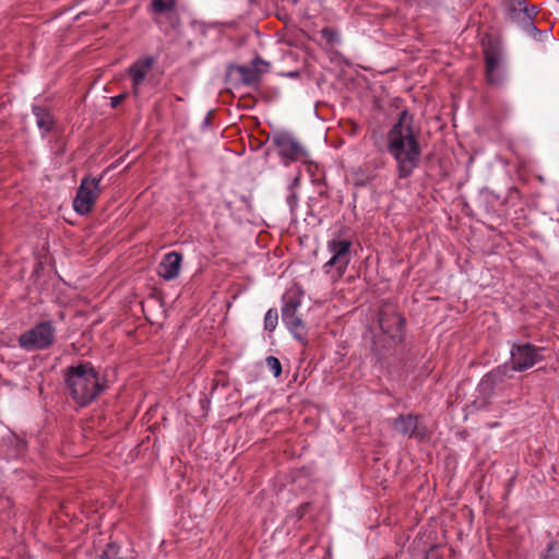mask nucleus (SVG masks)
I'll return each mask as SVG.
<instances>
[{
	"mask_svg": "<svg viewBox=\"0 0 559 559\" xmlns=\"http://www.w3.org/2000/svg\"><path fill=\"white\" fill-rule=\"evenodd\" d=\"M413 120V116L403 110L386 134V151L396 163L400 179L412 176L420 164L421 146Z\"/></svg>",
	"mask_w": 559,
	"mask_h": 559,
	"instance_id": "obj_1",
	"label": "nucleus"
},
{
	"mask_svg": "<svg viewBox=\"0 0 559 559\" xmlns=\"http://www.w3.org/2000/svg\"><path fill=\"white\" fill-rule=\"evenodd\" d=\"M64 384L69 396L80 406H86L107 388V380L92 362L81 361L64 370Z\"/></svg>",
	"mask_w": 559,
	"mask_h": 559,
	"instance_id": "obj_2",
	"label": "nucleus"
},
{
	"mask_svg": "<svg viewBox=\"0 0 559 559\" xmlns=\"http://www.w3.org/2000/svg\"><path fill=\"white\" fill-rule=\"evenodd\" d=\"M352 239L334 234L326 241V250L331 258L323 264V270L333 280H340L345 274L352 261Z\"/></svg>",
	"mask_w": 559,
	"mask_h": 559,
	"instance_id": "obj_3",
	"label": "nucleus"
},
{
	"mask_svg": "<svg viewBox=\"0 0 559 559\" xmlns=\"http://www.w3.org/2000/svg\"><path fill=\"white\" fill-rule=\"evenodd\" d=\"M378 323L383 337L374 342L376 347L386 348L402 341L405 321L392 304H383L381 306Z\"/></svg>",
	"mask_w": 559,
	"mask_h": 559,
	"instance_id": "obj_4",
	"label": "nucleus"
},
{
	"mask_svg": "<svg viewBox=\"0 0 559 559\" xmlns=\"http://www.w3.org/2000/svg\"><path fill=\"white\" fill-rule=\"evenodd\" d=\"M56 330L50 321L36 324L19 337V344L26 350H39L51 346L55 342Z\"/></svg>",
	"mask_w": 559,
	"mask_h": 559,
	"instance_id": "obj_5",
	"label": "nucleus"
},
{
	"mask_svg": "<svg viewBox=\"0 0 559 559\" xmlns=\"http://www.w3.org/2000/svg\"><path fill=\"white\" fill-rule=\"evenodd\" d=\"M100 181L102 177L82 179L73 200V209L76 213L86 215L92 211L100 193Z\"/></svg>",
	"mask_w": 559,
	"mask_h": 559,
	"instance_id": "obj_6",
	"label": "nucleus"
},
{
	"mask_svg": "<svg viewBox=\"0 0 559 559\" xmlns=\"http://www.w3.org/2000/svg\"><path fill=\"white\" fill-rule=\"evenodd\" d=\"M542 350L543 348L536 347L535 345L530 343L521 345L514 344L510 350L511 369L518 372L531 369L533 366H535L538 361L543 359L540 355Z\"/></svg>",
	"mask_w": 559,
	"mask_h": 559,
	"instance_id": "obj_7",
	"label": "nucleus"
},
{
	"mask_svg": "<svg viewBox=\"0 0 559 559\" xmlns=\"http://www.w3.org/2000/svg\"><path fill=\"white\" fill-rule=\"evenodd\" d=\"M277 154L285 164L301 159L307 156L305 147L289 133H277L272 139Z\"/></svg>",
	"mask_w": 559,
	"mask_h": 559,
	"instance_id": "obj_8",
	"label": "nucleus"
},
{
	"mask_svg": "<svg viewBox=\"0 0 559 559\" xmlns=\"http://www.w3.org/2000/svg\"><path fill=\"white\" fill-rule=\"evenodd\" d=\"M392 428L402 436L419 441L427 436V427L423 423L421 416L416 414L399 415L392 420Z\"/></svg>",
	"mask_w": 559,
	"mask_h": 559,
	"instance_id": "obj_9",
	"label": "nucleus"
},
{
	"mask_svg": "<svg viewBox=\"0 0 559 559\" xmlns=\"http://www.w3.org/2000/svg\"><path fill=\"white\" fill-rule=\"evenodd\" d=\"M486 78L491 85H501L504 82L506 73L503 56L497 48L485 49Z\"/></svg>",
	"mask_w": 559,
	"mask_h": 559,
	"instance_id": "obj_10",
	"label": "nucleus"
},
{
	"mask_svg": "<svg viewBox=\"0 0 559 559\" xmlns=\"http://www.w3.org/2000/svg\"><path fill=\"white\" fill-rule=\"evenodd\" d=\"M155 59L152 56H146L141 59H138L128 69V74L132 80V90L134 94H139V88L141 84L144 82L148 72L151 71Z\"/></svg>",
	"mask_w": 559,
	"mask_h": 559,
	"instance_id": "obj_11",
	"label": "nucleus"
},
{
	"mask_svg": "<svg viewBox=\"0 0 559 559\" xmlns=\"http://www.w3.org/2000/svg\"><path fill=\"white\" fill-rule=\"evenodd\" d=\"M182 263V254L171 251L163 258L158 265V275L166 281H171L179 275Z\"/></svg>",
	"mask_w": 559,
	"mask_h": 559,
	"instance_id": "obj_12",
	"label": "nucleus"
},
{
	"mask_svg": "<svg viewBox=\"0 0 559 559\" xmlns=\"http://www.w3.org/2000/svg\"><path fill=\"white\" fill-rule=\"evenodd\" d=\"M154 22L166 34L176 31L180 26V17L177 7H173L168 11H151Z\"/></svg>",
	"mask_w": 559,
	"mask_h": 559,
	"instance_id": "obj_13",
	"label": "nucleus"
},
{
	"mask_svg": "<svg viewBox=\"0 0 559 559\" xmlns=\"http://www.w3.org/2000/svg\"><path fill=\"white\" fill-rule=\"evenodd\" d=\"M260 66L266 68L269 63L260 58H255L252 66L238 67L237 71L240 75L241 82L246 85L257 84L260 81L261 74L265 71L264 69H261Z\"/></svg>",
	"mask_w": 559,
	"mask_h": 559,
	"instance_id": "obj_14",
	"label": "nucleus"
},
{
	"mask_svg": "<svg viewBox=\"0 0 559 559\" xmlns=\"http://www.w3.org/2000/svg\"><path fill=\"white\" fill-rule=\"evenodd\" d=\"M301 305V297L296 293L288 292L283 296L282 320L286 324L299 318L297 311Z\"/></svg>",
	"mask_w": 559,
	"mask_h": 559,
	"instance_id": "obj_15",
	"label": "nucleus"
},
{
	"mask_svg": "<svg viewBox=\"0 0 559 559\" xmlns=\"http://www.w3.org/2000/svg\"><path fill=\"white\" fill-rule=\"evenodd\" d=\"M508 14L512 21L522 22L524 25L530 26L533 31H537L533 24L532 12L527 8L525 0H515L514 4L509 9Z\"/></svg>",
	"mask_w": 559,
	"mask_h": 559,
	"instance_id": "obj_16",
	"label": "nucleus"
},
{
	"mask_svg": "<svg viewBox=\"0 0 559 559\" xmlns=\"http://www.w3.org/2000/svg\"><path fill=\"white\" fill-rule=\"evenodd\" d=\"M33 114L36 117V123L44 132H49L53 126L51 114L41 106H33Z\"/></svg>",
	"mask_w": 559,
	"mask_h": 559,
	"instance_id": "obj_17",
	"label": "nucleus"
},
{
	"mask_svg": "<svg viewBox=\"0 0 559 559\" xmlns=\"http://www.w3.org/2000/svg\"><path fill=\"white\" fill-rule=\"evenodd\" d=\"M293 336L302 345L308 343V330L301 318L294 319L285 324Z\"/></svg>",
	"mask_w": 559,
	"mask_h": 559,
	"instance_id": "obj_18",
	"label": "nucleus"
},
{
	"mask_svg": "<svg viewBox=\"0 0 559 559\" xmlns=\"http://www.w3.org/2000/svg\"><path fill=\"white\" fill-rule=\"evenodd\" d=\"M277 310L274 308L269 309L264 316V330H266L267 332H273L277 326Z\"/></svg>",
	"mask_w": 559,
	"mask_h": 559,
	"instance_id": "obj_19",
	"label": "nucleus"
},
{
	"mask_svg": "<svg viewBox=\"0 0 559 559\" xmlns=\"http://www.w3.org/2000/svg\"><path fill=\"white\" fill-rule=\"evenodd\" d=\"M177 7V0H152L150 11H168Z\"/></svg>",
	"mask_w": 559,
	"mask_h": 559,
	"instance_id": "obj_20",
	"label": "nucleus"
},
{
	"mask_svg": "<svg viewBox=\"0 0 559 559\" xmlns=\"http://www.w3.org/2000/svg\"><path fill=\"white\" fill-rule=\"evenodd\" d=\"M265 364L269 370L273 373L275 378H278L282 373V365L281 361L274 356H267L265 358Z\"/></svg>",
	"mask_w": 559,
	"mask_h": 559,
	"instance_id": "obj_21",
	"label": "nucleus"
},
{
	"mask_svg": "<svg viewBox=\"0 0 559 559\" xmlns=\"http://www.w3.org/2000/svg\"><path fill=\"white\" fill-rule=\"evenodd\" d=\"M540 559H559V542H551Z\"/></svg>",
	"mask_w": 559,
	"mask_h": 559,
	"instance_id": "obj_22",
	"label": "nucleus"
},
{
	"mask_svg": "<svg viewBox=\"0 0 559 559\" xmlns=\"http://www.w3.org/2000/svg\"><path fill=\"white\" fill-rule=\"evenodd\" d=\"M322 36L330 43L338 41V33L332 28L325 27L321 31Z\"/></svg>",
	"mask_w": 559,
	"mask_h": 559,
	"instance_id": "obj_23",
	"label": "nucleus"
},
{
	"mask_svg": "<svg viewBox=\"0 0 559 559\" xmlns=\"http://www.w3.org/2000/svg\"><path fill=\"white\" fill-rule=\"evenodd\" d=\"M126 97V94H120L118 96H114L110 98V104H111V107L115 108L117 107Z\"/></svg>",
	"mask_w": 559,
	"mask_h": 559,
	"instance_id": "obj_24",
	"label": "nucleus"
}]
</instances>
